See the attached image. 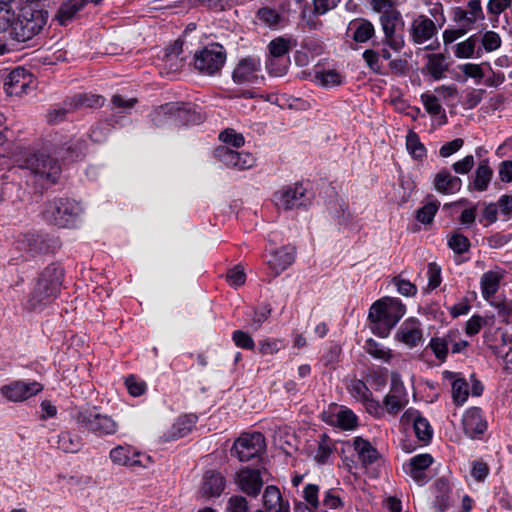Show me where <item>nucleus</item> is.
Returning <instances> with one entry per match:
<instances>
[{"label":"nucleus","mask_w":512,"mask_h":512,"mask_svg":"<svg viewBox=\"0 0 512 512\" xmlns=\"http://www.w3.org/2000/svg\"><path fill=\"white\" fill-rule=\"evenodd\" d=\"M406 312L405 305L398 298L383 297L374 302L368 314L371 330L385 338Z\"/></svg>","instance_id":"f257e3e1"},{"label":"nucleus","mask_w":512,"mask_h":512,"mask_svg":"<svg viewBox=\"0 0 512 512\" xmlns=\"http://www.w3.org/2000/svg\"><path fill=\"white\" fill-rule=\"evenodd\" d=\"M64 270L59 263H51L38 276L28 299L29 309H37L55 299L61 289Z\"/></svg>","instance_id":"f03ea898"},{"label":"nucleus","mask_w":512,"mask_h":512,"mask_svg":"<svg viewBox=\"0 0 512 512\" xmlns=\"http://www.w3.org/2000/svg\"><path fill=\"white\" fill-rule=\"evenodd\" d=\"M48 20V12L29 3L21 7L18 14L15 13L13 30L10 32L12 39L18 42H26L38 35L45 27Z\"/></svg>","instance_id":"7ed1b4c3"},{"label":"nucleus","mask_w":512,"mask_h":512,"mask_svg":"<svg viewBox=\"0 0 512 512\" xmlns=\"http://www.w3.org/2000/svg\"><path fill=\"white\" fill-rule=\"evenodd\" d=\"M373 9L380 13V22L385 35L384 42L394 51L399 52L404 46V38L397 34L398 26H403L401 13L395 8L394 0H372Z\"/></svg>","instance_id":"20e7f679"},{"label":"nucleus","mask_w":512,"mask_h":512,"mask_svg":"<svg viewBox=\"0 0 512 512\" xmlns=\"http://www.w3.org/2000/svg\"><path fill=\"white\" fill-rule=\"evenodd\" d=\"M18 166L22 169L30 170L35 176L55 183L61 173V168L57 160L50 156L39 153L25 152L17 159Z\"/></svg>","instance_id":"39448f33"},{"label":"nucleus","mask_w":512,"mask_h":512,"mask_svg":"<svg viewBox=\"0 0 512 512\" xmlns=\"http://www.w3.org/2000/svg\"><path fill=\"white\" fill-rule=\"evenodd\" d=\"M80 213L81 207L78 202L68 198H59L47 204L44 217L51 224L66 228L74 223Z\"/></svg>","instance_id":"423d86ee"},{"label":"nucleus","mask_w":512,"mask_h":512,"mask_svg":"<svg viewBox=\"0 0 512 512\" xmlns=\"http://www.w3.org/2000/svg\"><path fill=\"white\" fill-rule=\"evenodd\" d=\"M75 419L80 427L99 437L114 435L118 430L117 422L96 408L79 411Z\"/></svg>","instance_id":"0eeeda50"},{"label":"nucleus","mask_w":512,"mask_h":512,"mask_svg":"<svg viewBox=\"0 0 512 512\" xmlns=\"http://www.w3.org/2000/svg\"><path fill=\"white\" fill-rule=\"evenodd\" d=\"M226 52L222 45L213 43L195 54L194 65L202 73L213 75L224 65Z\"/></svg>","instance_id":"6e6552de"},{"label":"nucleus","mask_w":512,"mask_h":512,"mask_svg":"<svg viewBox=\"0 0 512 512\" xmlns=\"http://www.w3.org/2000/svg\"><path fill=\"white\" fill-rule=\"evenodd\" d=\"M265 448L264 436L259 432L251 434H242L231 449L232 455H235L241 462L249 461L257 457Z\"/></svg>","instance_id":"1a4fd4ad"},{"label":"nucleus","mask_w":512,"mask_h":512,"mask_svg":"<svg viewBox=\"0 0 512 512\" xmlns=\"http://www.w3.org/2000/svg\"><path fill=\"white\" fill-rule=\"evenodd\" d=\"M273 198L276 206L284 210H291L310 204L307 191L301 184L287 186L277 191Z\"/></svg>","instance_id":"9d476101"},{"label":"nucleus","mask_w":512,"mask_h":512,"mask_svg":"<svg viewBox=\"0 0 512 512\" xmlns=\"http://www.w3.org/2000/svg\"><path fill=\"white\" fill-rule=\"evenodd\" d=\"M43 389L42 385L36 381L24 382L14 381L1 387V394L9 401H24L29 397L36 395Z\"/></svg>","instance_id":"9b49d317"},{"label":"nucleus","mask_w":512,"mask_h":512,"mask_svg":"<svg viewBox=\"0 0 512 512\" xmlns=\"http://www.w3.org/2000/svg\"><path fill=\"white\" fill-rule=\"evenodd\" d=\"M57 246V240L50 239L42 234H26L18 240V249L24 250L32 256L48 253Z\"/></svg>","instance_id":"f8f14e48"},{"label":"nucleus","mask_w":512,"mask_h":512,"mask_svg":"<svg viewBox=\"0 0 512 512\" xmlns=\"http://www.w3.org/2000/svg\"><path fill=\"white\" fill-rule=\"evenodd\" d=\"M32 75L23 67L12 70L4 80V90L8 95L21 96L26 93Z\"/></svg>","instance_id":"ddd939ff"},{"label":"nucleus","mask_w":512,"mask_h":512,"mask_svg":"<svg viewBox=\"0 0 512 512\" xmlns=\"http://www.w3.org/2000/svg\"><path fill=\"white\" fill-rule=\"evenodd\" d=\"M409 32L413 43L422 45L436 35L437 28L433 20L425 15H419L412 21Z\"/></svg>","instance_id":"4468645a"},{"label":"nucleus","mask_w":512,"mask_h":512,"mask_svg":"<svg viewBox=\"0 0 512 512\" xmlns=\"http://www.w3.org/2000/svg\"><path fill=\"white\" fill-rule=\"evenodd\" d=\"M258 71H260V60L256 57L249 56L238 62L232 77L237 84L252 83L257 80Z\"/></svg>","instance_id":"2eb2a0df"},{"label":"nucleus","mask_w":512,"mask_h":512,"mask_svg":"<svg viewBox=\"0 0 512 512\" xmlns=\"http://www.w3.org/2000/svg\"><path fill=\"white\" fill-rule=\"evenodd\" d=\"M238 485L242 492L251 497H257L263 486L259 470L245 468L237 474Z\"/></svg>","instance_id":"dca6fc26"},{"label":"nucleus","mask_w":512,"mask_h":512,"mask_svg":"<svg viewBox=\"0 0 512 512\" xmlns=\"http://www.w3.org/2000/svg\"><path fill=\"white\" fill-rule=\"evenodd\" d=\"M420 322L416 318L405 320L396 333V339L409 347H415L422 341Z\"/></svg>","instance_id":"f3484780"},{"label":"nucleus","mask_w":512,"mask_h":512,"mask_svg":"<svg viewBox=\"0 0 512 512\" xmlns=\"http://www.w3.org/2000/svg\"><path fill=\"white\" fill-rule=\"evenodd\" d=\"M433 458L430 454H419L404 464L403 468L408 475L418 484L423 485L427 482L425 470L432 464Z\"/></svg>","instance_id":"a211bd4d"},{"label":"nucleus","mask_w":512,"mask_h":512,"mask_svg":"<svg viewBox=\"0 0 512 512\" xmlns=\"http://www.w3.org/2000/svg\"><path fill=\"white\" fill-rule=\"evenodd\" d=\"M226 485L225 478L215 470L206 471L203 475L200 492L206 498L218 497Z\"/></svg>","instance_id":"6ab92c4d"},{"label":"nucleus","mask_w":512,"mask_h":512,"mask_svg":"<svg viewBox=\"0 0 512 512\" xmlns=\"http://www.w3.org/2000/svg\"><path fill=\"white\" fill-rule=\"evenodd\" d=\"M463 428L470 438L474 439L484 433L487 423L483 420L479 408H471L463 416Z\"/></svg>","instance_id":"aec40b11"},{"label":"nucleus","mask_w":512,"mask_h":512,"mask_svg":"<svg viewBox=\"0 0 512 512\" xmlns=\"http://www.w3.org/2000/svg\"><path fill=\"white\" fill-rule=\"evenodd\" d=\"M480 19H484L480 0H469L467 10L457 8L455 11V20L466 29H471L473 24Z\"/></svg>","instance_id":"412c9836"},{"label":"nucleus","mask_w":512,"mask_h":512,"mask_svg":"<svg viewBox=\"0 0 512 512\" xmlns=\"http://www.w3.org/2000/svg\"><path fill=\"white\" fill-rule=\"evenodd\" d=\"M294 254L295 252L293 247L285 246L279 250L271 252V259L267 261V265L275 275H279L294 262Z\"/></svg>","instance_id":"4be33fe9"},{"label":"nucleus","mask_w":512,"mask_h":512,"mask_svg":"<svg viewBox=\"0 0 512 512\" xmlns=\"http://www.w3.org/2000/svg\"><path fill=\"white\" fill-rule=\"evenodd\" d=\"M462 181L459 177L453 176L448 170L442 169L434 179L435 189L442 194H453L461 189Z\"/></svg>","instance_id":"5701e85b"},{"label":"nucleus","mask_w":512,"mask_h":512,"mask_svg":"<svg viewBox=\"0 0 512 512\" xmlns=\"http://www.w3.org/2000/svg\"><path fill=\"white\" fill-rule=\"evenodd\" d=\"M170 112L173 120L182 124H199L203 120L189 104H170Z\"/></svg>","instance_id":"b1692460"},{"label":"nucleus","mask_w":512,"mask_h":512,"mask_svg":"<svg viewBox=\"0 0 512 512\" xmlns=\"http://www.w3.org/2000/svg\"><path fill=\"white\" fill-rule=\"evenodd\" d=\"M262 501L264 509H258L257 511L275 512V510H279L282 506H287L288 510H290L289 502L283 500L279 488L274 485H269L265 488Z\"/></svg>","instance_id":"393cba45"},{"label":"nucleus","mask_w":512,"mask_h":512,"mask_svg":"<svg viewBox=\"0 0 512 512\" xmlns=\"http://www.w3.org/2000/svg\"><path fill=\"white\" fill-rule=\"evenodd\" d=\"M353 447L364 466L373 464L380 456L377 449L362 437L354 438Z\"/></svg>","instance_id":"a878e982"},{"label":"nucleus","mask_w":512,"mask_h":512,"mask_svg":"<svg viewBox=\"0 0 512 512\" xmlns=\"http://www.w3.org/2000/svg\"><path fill=\"white\" fill-rule=\"evenodd\" d=\"M88 2L89 0H67L63 2L56 14L57 20L61 25H67Z\"/></svg>","instance_id":"bb28decb"},{"label":"nucleus","mask_w":512,"mask_h":512,"mask_svg":"<svg viewBox=\"0 0 512 512\" xmlns=\"http://www.w3.org/2000/svg\"><path fill=\"white\" fill-rule=\"evenodd\" d=\"M110 459L116 465L127 466L130 468L141 465L138 454L132 453L130 448L117 446L110 451Z\"/></svg>","instance_id":"cd10ccee"},{"label":"nucleus","mask_w":512,"mask_h":512,"mask_svg":"<svg viewBox=\"0 0 512 512\" xmlns=\"http://www.w3.org/2000/svg\"><path fill=\"white\" fill-rule=\"evenodd\" d=\"M75 108L70 97L63 102L51 107L46 115L47 122L51 125H57L67 118L68 114L75 113Z\"/></svg>","instance_id":"c85d7f7f"},{"label":"nucleus","mask_w":512,"mask_h":512,"mask_svg":"<svg viewBox=\"0 0 512 512\" xmlns=\"http://www.w3.org/2000/svg\"><path fill=\"white\" fill-rule=\"evenodd\" d=\"M75 111H80L83 108H100L105 103V98L98 94L92 93H79L70 97Z\"/></svg>","instance_id":"c756f323"},{"label":"nucleus","mask_w":512,"mask_h":512,"mask_svg":"<svg viewBox=\"0 0 512 512\" xmlns=\"http://www.w3.org/2000/svg\"><path fill=\"white\" fill-rule=\"evenodd\" d=\"M403 393V386L400 384H393L391 391L384 398V405L389 413L399 412L406 404Z\"/></svg>","instance_id":"7c9ffc66"},{"label":"nucleus","mask_w":512,"mask_h":512,"mask_svg":"<svg viewBox=\"0 0 512 512\" xmlns=\"http://www.w3.org/2000/svg\"><path fill=\"white\" fill-rule=\"evenodd\" d=\"M492 176L493 170L489 166L488 160H482L475 171L472 188L481 192L485 191L488 188Z\"/></svg>","instance_id":"2f4dec72"},{"label":"nucleus","mask_w":512,"mask_h":512,"mask_svg":"<svg viewBox=\"0 0 512 512\" xmlns=\"http://www.w3.org/2000/svg\"><path fill=\"white\" fill-rule=\"evenodd\" d=\"M348 29L352 32V38L360 43L368 41L374 35L372 23L364 19L351 21Z\"/></svg>","instance_id":"473e14b6"},{"label":"nucleus","mask_w":512,"mask_h":512,"mask_svg":"<svg viewBox=\"0 0 512 512\" xmlns=\"http://www.w3.org/2000/svg\"><path fill=\"white\" fill-rule=\"evenodd\" d=\"M439 206L440 202L437 199L431 195L427 196L424 205L416 211V219L423 224H431Z\"/></svg>","instance_id":"72a5a7b5"},{"label":"nucleus","mask_w":512,"mask_h":512,"mask_svg":"<svg viewBox=\"0 0 512 512\" xmlns=\"http://www.w3.org/2000/svg\"><path fill=\"white\" fill-rule=\"evenodd\" d=\"M501 275L497 272L488 271L481 277L482 295L485 299L493 297L499 289Z\"/></svg>","instance_id":"f704fd0d"},{"label":"nucleus","mask_w":512,"mask_h":512,"mask_svg":"<svg viewBox=\"0 0 512 512\" xmlns=\"http://www.w3.org/2000/svg\"><path fill=\"white\" fill-rule=\"evenodd\" d=\"M57 444L58 448L66 453H76L82 447V439L70 432H62L58 436Z\"/></svg>","instance_id":"c9c22d12"},{"label":"nucleus","mask_w":512,"mask_h":512,"mask_svg":"<svg viewBox=\"0 0 512 512\" xmlns=\"http://www.w3.org/2000/svg\"><path fill=\"white\" fill-rule=\"evenodd\" d=\"M198 417L195 414H187L178 418L172 427V438L186 436L195 426Z\"/></svg>","instance_id":"e433bc0d"},{"label":"nucleus","mask_w":512,"mask_h":512,"mask_svg":"<svg viewBox=\"0 0 512 512\" xmlns=\"http://www.w3.org/2000/svg\"><path fill=\"white\" fill-rule=\"evenodd\" d=\"M269 57L280 60H288L287 54L291 48L290 40L283 37L273 39L269 45Z\"/></svg>","instance_id":"4c0bfd02"},{"label":"nucleus","mask_w":512,"mask_h":512,"mask_svg":"<svg viewBox=\"0 0 512 512\" xmlns=\"http://www.w3.org/2000/svg\"><path fill=\"white\" fill-rule=\"evenodd\" d=\"M365 351L373 358L388 363L392 358L391 350L370 338L364 345Z\"/></svg>","instance_id":"58836bf2"},{"label":"nucleus","mask_w":512,"mask_h":512,"mask_svg":"<svg viewBox=\"0 0 512 512\" xmlns=\"http://www.w3.org/2000/svg\"><path fill=\"white\" fill-rule=\"evenodd\" d=\"M452 343L450 335L444 337H433L430 340L429 347L432 349L436 358L440 361H445L448 354V347Z\"/></svg>","instance_id":"ea45409f"},{"label":"nucleus","mask_w":512,"mask_h":512,"mask_svg":"<svg viewBox=\"0 0 512 512\" xmlns=\"http://www.w3.org/2000/svg\"><path fill=\"white\" fill-rule=\"evenodd\" d=\"M406 147L415 159H422L425 156L426 149L414 131L408 132L406 136Z\"/></svg>","instance_id":"a19ab883"},{"label":"nucleus","mask_w":512,"mask_h":512,"mask_svg":"<svg viewBox=\"0 0 512 512\" xmlns=\"http://www.w3.org/2000/svg\"><path fill=\"white\" fill-rule=\"evenodd\" d=\"M239 153L235 150L230 149L227 146H219L215 150V157L221 161L223 164L229 167L236 168L238 167Z\"/></svg>","instance_id":"79ce46f5"},{"label":"nucleus","mask_w":512,"mask_h":512,"mask_svg":"<svg viewBox=\"0 0 512 512\" xmlns=\"http://www.w3.org/2000/svg\"><path fill=\"white\" fill-rule=\"evenodd\" d=\"M15 11L11 5L0 4V34L13 30Z\"/></svg>","instance_id":"37998d69"},{"label":"nucleus","mask_w":512,"mask_h":512,"mask_svg":"<svg viewBox=\"0 0 512 512\" xmlns=\"http://www.w3.org/2000/svg\"><path fill=\"white\" fill-rule=\"evenodd\" d=\"M421 99L426 111L430 115L436 116L442 113L443 123L447 122L445 111L443 110L441 104L438 101V98L435 95L422 94Z\"/></svg>","instance_id":"c03bdc74"},{"label":"nucleus","mask_w":512,"mask_h":512,"mask_svg":"<svg viewBox=\"0 0 512 512\" xmlns=\"http://www.w3.org/2000/svg\"><path fill=\"white\" fill-rule=\"evenodd\" d=\"M468 384L462 379H455L452 383V398L457 405H462L468 398Z\"/></svg>","instance_id":"a18cd8bd"},{"label":"nucleus","mask_w":512,"mask_h":512,"mask_svg":"<svg viewBox=\"0 0 512 512\" xmlns=\"http://www.w3.org/2000/svg\"><path fill=\"white\" fill-rule=\"evenodd\" d=\"M413 427H414L416 437L420 441H422L424 443H428L431 440L432 435H433V430H432L431 425L425 418L421 417V418L415 419V423L413 424Z\"/></svg>","instance_id":"49530a36"},{"label":"nucleus","mask_w":512,"mask_h":512,"mask_svg":"<svg viewBox=\"0 0 512 512\" xmlns=\"http://www.w3.org/2000/svg\"><path fill=\"white\" fill-rule=\"evenodd\" d=\"M332 441L326 435H323L318 443V448L315 454V460L319 464H325L333 452Z\"/></svg>","instance_id":"de8ad7c7"},{"label":"nucleus","mask_w":512,"mask_h":512,"mask_svg":"<svg viewBox=\"0 0 512 512\" xmlns=\"http://www.w3.org/2000/svg\"><path fill=\"white\" fill-rule=\"evenodd\" d=\"M336 424L345 430H350L356 427L357 417L349 409H340L336 414Z\"/></svg>","instance_id":"09e8293b"},{"label":"nucleus","mask_w":512,"mask_h":512,"mask_svg":"<svg viewBox=\"0 0 512 512\" xmlns=\"http://www.w3.org/2000/svg\"><path fill=\"white\" fill-rule=\"evenodd\" d=\"M478 37L473 35L463 42L456 45L455 55L458 58H471L474 54L475 46L477 44Z\"/></svg>","instance_id":"8fccbe9b"},{"label":"nucleus","mask_w":512,"mask_h":512,"mask_svg":"<svg viewBox=\"0 0 512 512\" xmlns=\"http://www.w3.org/2000/svg\"><path fill=\"white\" fill-rule=\"evenodd\" d=\"M351 395L357 400L363 402L372 396L370 389L367 387L364 381L354 380L348 387Z\"/></svg>","instance_id":"3c124183"},{"label":"nucleus","mask_w":512,"mask_h":512,"mask_svg":"<svg viewBox=\"0 0 512 512\" xmlns=\"http://www.w3.org/2000/svg\"><path fill=\"white\" fill-rule=\"evenodd\" d=\"M428 70L435 79H440L445 71L444 56L442 54L430 55Z\"/></svg>","instance_id":"603ef678"},{"label":"nucleus","mask_w":512,"mask_h":512,"mask_svg":"<svg viewBox=\"0 0 512 512\" xmlns=\"http://www.w3.org/2000/svg\"><path fill=\"white\" fill-rule=\"evenodd\" d=\"M448 246L457 254L467 252L470 248L469 239L462 235L455 233L448 240Z\"/></svg>","instance_id":"864d4df0"},{"label":"nucleus","mask_w":512,"mask_h":512,"mask_svg":"<svg viewBox=\"0 0 512 512\" xmlns=\"http://www.w3.org/2000/svg\"><path fill=\"white\" fill-rule=\"evenodd\" d=\"M225 512H249V504L245 497L231 496L226 503Z\"/></svg>","instance_id":"5fc2aeb1"},{"label":"nucleus","mask_w":512,"mask_h":512,"mask_svg":"<svg viewBox=\"0 0 512 512\" xmlns=\"http://www.w3.org/2000/svg\"><path fill=\"white\" fill-rule=\"evenodd\" d=\"M316 79L325 87L338 86L342 82L341 75L335 70H328L316 74Z\"/></svg>","instance_id":"6e6d98bb"},{"label":"nucleus","mask_w":512,"mask_h":512,"mask_svg":"<svg viewBox=\"0 0 512 512\" xmlns=\"http://www.w3.org/2000/svg\"><path fill=\"white\" fill-rule=\"evenodd\" d=\"M289 60H280L269 57L266 61V69L272 76H282L287 70Z\"/></svg>","instance_id":"4d7b16f0"},{"label":"nucleus","mask_w":512,"mask_h":512,"mask_svg":"<svg viewBox=\"0 0 512 512\" xmlns=\"http://www.w3.org/2000/svg\"><path fill=\"white\" fill-rule=\"evenodd\" d=\"M219 139L225 144H230L235 148H239L244 145V137L240 133H236L233 129H226L219 135Z\"/></svg>","instance_id":"13d9d810"},{"label":"nucleus","mask_w":512,"mask_h":512,"mask_svg":"<svg viewBox=\"0 0 512 512\" xmlns=\"http://www.w3.org/2000/svg\"><path fill=\"white\" fill-rule=\"evenodd\" d=\"M258 18L270 27H275L280 22V15L271 8L264 7L258 10Z\"/></svg>","instance_id":"bf43d9fd"},{"label":"nucleus","mask_w":512,"mask_h":512,"mask_svg":"<svg viewBox=\"0 0 512 512\" xmlns=\"http://www.w3.org/2000/svg\"><path fill=\"white\" fill-rule=\"evenodd\" d=\"M168 119H173L170 112V104L159 107L151 114V121L156 127L163 126Z\"/></svg>","instance_id":"052dcab7"},{"label":"nucleus","mask_w":512,"mask_h":512,"mask_svg":"<svg viewBox=\"0 0 512 512\" xmlns=\"http://www.w3.org/2000/svg\"><path fill=\"white\" fill-rule=\"evenodd\" d=\"M392 282L397 287L398 292L403 296H414L417 293V287L410 281L402 279L400 276L394 277Z\"/></svg>","instance_id":"680f3d73"},{"label":"nucleus","mask_w":512,"mask_h":512,"mask_svg":"<svg viewBox=\"0 0 512 512\" xmlns=\"http://www.w3.org/2000/svg\"><path fill=\"white\" fill-rule=\"evenodd\" d=\"M319 487L315 484H308L304 487L303 497L306 501L307 505H310L312 508L317 509L320 505L318 500Z\"/></svg>","instance_id":"e2e57ef3"},{"label":"nucleus","mask_w":512,"mask_h":512,"mask_svg":"<svg viewBox=\"0 0 512 512\" xmlns=\"http://www.w3.org/2000/svg\"><path fill=\"white\" fill-rule=\"evenodd\" d=\"M482 45L486 51H494L501 45V38L498 33L494 31H487L481 39Z\"/></svg>","instance_id":"0e129e2a"},{"label":"nucleus","mask_w":512,"mask_h":512,"mask_svg":"<svg viewBox=\"0 0 512 512\" xmlns=\"http://www.w3.org/2000/svg\"><path fill=\"white\" fill-rule=\"evenodd\" d=\"M232 339L236 346L242 349L252 350L255 346L253 339L249 334L242 330H236L233 332Z\"/></svg>","instance_id":"69168bd1"},{"label":"nucleus","mask_w":512,"mask_h":512,"mask_svg":"<svg viewBox=\"0 0 512 512\" xmlns=\"http://www.w3.org/2000/svg\"><path fill=\"white\" fill-rule=\"evenodd\" d=\"M111 130V125L107 122L97 123L92 127L90 137L94 142H102L106 139Z\"/></svg>","instance_id":"338daca9"},{"label":"nucleus","mask_w":512,"mask_h":512,"mask_svg":"<svg viewBox=\"0 0 512 512\" xmlns=\"http://www.w3.org/2000/svg\"><path fill=\"white\" fill-rule=\"evenodd\" d=\"M126 387L132 396H140L145 392L146 385L142 381H138L133 375H130L125 380Z\"/></svg>","instance_id":"774afa93"}]
</instances>
